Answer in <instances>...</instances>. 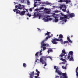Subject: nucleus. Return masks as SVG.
I'll return each mask as SVG.
<instances>
[{"instance_id": "10", "label": "nucleus", "mask_w": 78, "mask_h": 78, "mask_svg": "<svg viewBox=\"0 0 78 78\" xmlns=\"http://www.w3.org/2000/svg\"><path fill=\"white\" fill-rule=\"evenodd\" d=\"M26 11H22L20 12V16H23L25 15V13Z\"/></svg>"}, {"instance_id": "25", "label": "nucleus", "mask_w": 78, "mask_h": 78, "mask_svg": "<svg viewBox=\"0 0 78 78\" xmlns=\"http://www.w3.org/2000/svg\"><path fill=\"white\" fill-rule=\"evenodd\" d=\"M68 41H65L63 43V42L62 43V44H67L68 43Z\"/></svg>"}, {"instance_id": "11", "label": "nucleus", "mask_w": 78, "mask_h": 78, "mask_svg": "<svg viewBox=\"0 0 78 78\" xmlns=\"http://www.w3.org/2000/svg\"><path fill=\"white\" fill-rule=\"evenodd\" d=\"M50 52H53V50H52V49H51V48H49L48 49V51H47L48 53V54H49V53H50Z\"/></svg>"}, {"instance_id": "3", "label": "nucleus", "mask_w": 78, "mask_h": 78, "mask_svg": "<svg viewBox=\"0 0 78 78\" xmlns=\"http://www.w3.org/2000/svg\"><path fill=\"white\" fill-rule=\"evenodd\" d=\"M71 1L70 0H60L58 1V2L61 3V2H65L66 4H68L69 3H70Z\"/></svg>"}, {"instance_id": "29", "label": "nucleus", "mask_w": 78, "mask_h": 78, "mask_svg": "<svg viewBox=\"0 0 78 78\" xmlns=\"http://www.w3.org/2000/svg\"><path fill=\"white\" fill-rule=\"evenodd\" d=\"M45 5H51V3H49L48 2H46L45 3Z\"/></svg>"}, {"instance_id": "6", "label": "nucleus", "mask_w": 78, "mask_h": 78, "mask_svg": "<svg viewBox=\"0 0 78 78\" xmlns=\"http://www.w3.org/2000/svg\"><path fill=\"white\" fill-rule=\"evenodd\" d=\"M19 5H16L15 6V8L16 9H22V8H21V6H22V5H21V4H19Z\"/></svg>"}, {"instance_id": "47", "label": "nucleus", "mask_w": 78, "mask_h": 78, "mask_svg": "<svg viewBox=\"0 0 78 78\" xmlns=\"http://www.w3.org/2000/svg\"><path fill=\"white\" fill-rule=\"evenodd\" d=\"M48 38H49L48 37H47L46 38V40L48 39Z\"/></svg>"}, {"instance_id": "59", "label": "nucleus", "mask_w": 78, "mask_h": 78, "mask_svg": "<svg viewBox=\"0 0 78 78\" xmlns=\"http://www.w3.org/2000/svg\"><path fill=\"white\" fill-rule=\"evenodd\" d=\"M39 3H40V4H41V2H39Z\"/></svg>"}, {"instance_id": "63", "label": "nucleus", "mask_w": 78, "mask_h": 78, "mask_svg": "<svg viewBox=\"0 0 78 78\" xmlns=\"http://www.w3.org/2000/svg\"><path fill=\"white\" fill-rule=\"evenodd\" d=\"M57 36H58V35H57Z\"/></svg>"}, {"instance_id": "15", "label": "nucleus", "mask_w": 78, "mask_h": 78, "mask_svg": "<svg viewBox=\"0 0 78 78\" xmlns=\"http://www.w3.org/2000/svg\"><path fill=\"white\" fill-rule=\"evenodd\" d=\"M37 13L35 12L34 14V17H33V19H34V17H37Z\"/></svg>"}, {"instance_id": "24", "label": "nucleus", "mask_w": 78, "mask_h": 78, "mask_svg": "<svg viewBox=\"0 0 78 78\" xmlns=\"http://www.w3.org/2000/svg\"><path fill=\"white\" fill-rule=\"evenodd\" d=\"M72 56H73L72 55H71V57L69 59V60L70 61H73V58Z\"/></svg>"}, {"instance_id": "14", "label": "nucleus", "mask_w": 78, "mask_h": 78, "mask_svg": "<svg viewBox=\"0 0 78 78\" xmlns=\"http://www.w3.org/2000/svg\"><path fill=\"white\" fill-rule=\"evenodd\" d=\"M62 38H63V35L61 34H60L58 37L59 39H62Z\"/></svg>"}, {"instance_id": "46", "label": "nucleus", "mask_w": 78, "mask_h": 78, "mask_svg": "<svg viewBox=\"0 0 78 78\" xmlns=\"http://www.w3.org/2000/svg\"><path fill=\"white\" fill-rule=\"evenodd\" d=\"M34 7H36V5L35 4H34Z\"/></svg>"}, {"instance_id": "36", "label": "nucleus", "mask_w": 78, "mask_h": 78, "mask_svg": "<svg viewBox=\"0 0 78 78\" xmlns=\"http://www.w3.org/2000/svg\"><path fill=\"white\" fill-rule=\"evenodd\" d=\"M45 40H43L42 42L41 43V44H44V42H45Z\"/></svg>"}, {"instance_id": "20", "label": "nucleus", "mask_w": 78, "mask_h": 78, "mask_svg": "<svg viewBox=\"0 0 78 78\" xmlns=\"http://www.w3.org/2000/svg\"><path fill=\"white\" fill-rule=\"evenodd\" d=\"M78 66L77 67L76 69V73H76V76H77V78H78Z\"/></svg>"}, {"instance_id": "64", "label": "nucleus", "mask_w": 78, "mask_h": 78, "mask_svg": "<svg viewBox=\"0 0 78 78\" xmlns=\"http://www.w3.org/2000/svg\"><path fill=\"white\" fill-rule=\"evenodd\" d=\"M37 61H36V62H37Z\"/></svg>"}, {"instance_id": "17", "label": "nucleus", "mask_w": 78, "mask_h": 78, "mask_svg": "<svg viewBox=\"0 0 78 78\" xmlns=\"http://www.w3.org/2000/svg\"><path fill=\"white\" fill-rule=\"evenodd\" d=\"M41 48H42L43 47H45V46H47V44H46L43 43V44H41Z\"/></svg>"}, {"instance_id": "42", "label": "nucleus", "mask_w": 78, "mask_h": 78, "mask_svg": "<svg viewBox=\"0 0 78 78\" xmlns=\"http://www.w3.org/2000/svg\"><path fill=\"white\" fill-rule=\"evenodd\" d=\"M32 8H31L30 9H29V11H30L31 12V11H32Z\"/></svg>"}, {"instance_id": "51", "label": "nucleus", "mask_w": 78, "mask_h": 78, "mask_svg": "<svg viewBox=\"0 0 78 78\" xmlns=\"http://www.w3.org/2000/svg\"><path fill=\"white\" fill-rule=\"evenodd\" d=\"M44 10H45V11H47V8H44Z\"/></svg>"}, {"instance_id": "30", "label": "nucleus", "mask_w": 78, "mask_h": 78, "mask_svg": "<svg viewBox=\"0 0 78 78\" xmlns=\"http://www.w3.org/2000/svg\"><path fill=\"white\" fill-rule=\"evenodd\" d=\"M27 4L28 5H30V1H29V0H27Z\"/></svg>"}, {"instance_id": "18", "label": "nucleus", "mask_w": 78, "mask_h": 78, "mask_svg": "<svg viewBox=\"0 0 78 78\" xmlns=\"http://www.w3.org/2000/svg\"><path fill=\"white\" fill-rule=\"evenodd\" d=\"M44 9V8L43 7H41L39 9H36L37 11H39V10H41V9Z\"/></svg>"}, {"instance_id": "37", "label": "nucleus", "mask_w": 78, "mask_h": 78, "mask_svg": "<svg viewBox=\"0 0 78 78\" xmlns=\"http://www.w3.org/2000/svg\"><path fill=\"white\" fill-rule=\"evenodd\" d=\"M63 6L64 8H65V9H66V5H62V7H63Z\"/></svg>"}, {"instance_id": "4", "label": "nucleus", "mask_w": 78, "mask_h": 78, "mask_svg": "<svg viewBox=\"0 0 78 78\" xmlns=\"http://www.w3.org/2000/svg\"><path fill=\"white\" fill-rule=\"evenodd\" d=\"M62 53H61L60 55H59L60 57H62V58L63 57V56H65V54H66V50H65L64 49L62 50Z\"/></svg>"}, {"instance_id": "9", "label": "nucleus", "mask_w": 78, "mask_h": 78, "mask_svg": "<svg viewBox=\"0 0 78 78\" xmlns=\"http://www.w3.org/2000/svg\"><path fill=\"white\" fill-rule=\"evenodd\" d=\"M65 19L64 17H60V20H62L63 22H67V20Z\"/></svg>"}, {"instance_id": "5", "label": "nucleus", "mask_w": 78, "mask_h": 78, "mask_svg": "<svg viewBox=\"0 0 78 78\" xmlns=\"http://www.w3.org/2000/svg\"><path fill=\"white\" fill-rule=\"evenodd\" d=\"M50 17V16H47V19H45V18H44L43 20H45V22H48L49 20H53V18H50L48 19L47 18V17Z\"/></svg>"}, {"instance_id": "43", "label": "nucleus", "mask_w": 78, "mask_h": 78, "mask_svg": "<svg viewBox=\"0 0 78 78\" xmlns=\"http://www.w3.org/2000/svg\"><path fill=\"white\" fill-rule=\"evenodd\" d=\"M24 6H23V5H22V6L21 5V7L20 8H22H22H24Z\"/></svg>"}, {"instance_id": "2", "label": "nucleus", "mask_w": 78, "mask_h": 78, "mask_svg": "<svg viewBox=\"0 0 78 78\" xmlns=\"http://www.w3.org/2000/svg\"><path fill=\"white\" fill-rule=\"evenodd\" d=\"M56 41H60L61 44H62V43L63 42V40L62 39H59L57 38H54V39H52L51 41V42L53 44L56 45V44H58V42Z\"/></svg>"}, {"instance_id": "45", "label": "nucleus", "mask_w": 78, "mask_h": 78, "mask_svg": "<svg viewBox=\"0 0 78 78\" xmlns=\"http://www.w3.org/2000/svg\"><path fill=\"white\" fill-rule=\"evenodd\" d=\"M45 63H46V62H42V64H45Z\"/></svg>"}, {"instance_id": "7", "label": "nucleus", "mask_w": 78, "mask_h": 78, "mask_svg": "<svg viewBox=\"0 0 78 78\" xmlns=\"http://www.w3.org/2000/svg\"><path fill=\"white\" fill-rule=\"evenodd\" d=\"M13 11L14 12H16V14H20V11L18 10L17 9H13Z\"/></svg>"}, {"instance_id": "22", "label": "nucleus", "mask_w": 78, "mask_h": 78, "mask_svg": "<svg viewBox=\"0 0 78 78\" xmlns=\"http://www.w3.org/2000/svg\"><path fill=\"white\" fill-rule=\"evenodd\" d=\"M57 17V18H55V19L54 20L55 22H58V18H59V17Z\"/></svg>"}, {"instance_id": "28", "label": "nucleus", "mask_w": 78, "mask_h": 78, "mask_svg": "<svg viewBox=\"0 0 78 78\" xmlns=\"http://www.w3.org/2000/svg\"><path fill=\"white\" fill-rule=\"evenodd\" d=\"M27 16H28L29 17H31V14H29V13H28L27 14H26Z\"/></svg>"}, {"instance_id": "16", "label": "nucleus", "mask_w": 78, "mask_h": 78, "mask_svg": "<svg viewBox=\"0 0 78 78\" xmlns=\"http://www.w3.org/2000/svg\"><path fill=\"white\" fill-rule=\"evenodd\" d=\"M67 39L69 42L72 43V41L71 40H70V37H69V36H68L67 37Z\"/></svg>"}, {"instance_id": "35", "label": "nucleus", "mask_w": 78, "mask_h": 78, "mask_svg": "<svg viewBox=\"0 0 78 78\" xmlns=\"http://www.w3.org/2000/svg\"><path fill=\"white\" fill-rule=\"evenodd\" d=\"M26 66L27 65H26V64H25V63H23V67H26Z\"/></svg>"}, {"instance_id": "44", "label": "nucleus", "mask_w": 78, "mask_h": 78, "mask_svg": "<svg viewBox=\"0 0 78 78\" xmlns=\"http://www.w3.org/2000/svg\"><path fill=\"white\" fill-rule=\"evenodd\" d=\"M48 58H50L51 59H52V57H51L48 56Z\"/></svg>"}, {"instance_id": "19", "label": "nucleus", "mask_w": 78, "mask_h": 78, "mask_svg": "<svg viewBox=\"0 0 78 78\" xmlns=\"http://www.w3.org/2000/svg\"><path fill=\"white\" fill-rule=\"evenodd\" d=\"M63 16H64V18L65 19V20H66V21H67V19H68V16L66 15H64Z\"/></svg>"}, {"instance_id": "8", "label": "nucleus", "mask_w": 78, "mask_h": 78, "mask_svg": "<svg viewBox=\"0 0 78 78\" xmlns=\"http://www.w3.org/2000/svg\"><path fill=\"white\" fill-rule=\"evenodd\" d=\"M68 16L70 17V18H72V17H75V14L73 13H69V14Z\"/></svg>"}, {"instance_id": "12", "label": "nucleus", "mask_w": 78, "mask_h": 78, "mask_svg": "<svg viewBox=\"0 0 78 78\" xmlns=\"http://www.w3.org/2000/svg\"><path fill=\"white\" fill-rule=\"evenodd\" d=\"M37 17H39V19H41V17H42V15L41 13L38 12L37 14Z\"/></svg>"}, {"instance_id": "27", "label": "nucleus", "mask_w": 78, "mask_h": 78, "mask_svg": "<svg viewBox=\"0 0 78 78\" xmlns=\"http://www.w3.org/2000/svg\"><path fill=\"white\" fill-rule=\"evenodd\" d=\"M39 53V52H38L36 53L35 54V56L37 57H37H39V56L38 55V54Z\"/></svg>"}, {"instance_id": "32", "label": "nucleus", "mask_w": 78, "mask_h": 78, "mask_svg": "<svg viewBox=\"0 0 78 78\" xmlns=\"http://www.w3.org/2000/svg\"><path fill=\"white\" fill-rule=\"evenodd\" d=\"M40 61L41 62H43V59H42V58H41L40 59Z\"/></svg>"}, {"instance_id": "23", "label": "nucleus", "mask_w": 78, "mask_h": 78, "mask_svg": "<svg viewBox=\"0 0 78 78\" xmlns=\"http://www.w3.org/2000/svg\"><path fill=\"white\" fill-rule=\"evenodd\" d=\"M50 32H49L47 31V33L45 34V36H48L50 34Z\"/></svg>"}, {"instance_id": "48", "label": "nucleus", "mask_w": 78, "mask_h": 78, "mask_svg": "<svg viewBox=\"0 0 78 78\" xmlns=\"http://www.w3.org/2000/svg\"><path fill=\"white\" fill-rule=\"evenodd\" d=\"M42 55V53H40V55L41 56V55Z\"/></svg>"}, {"instance_id": "34", "label": "nucleus", "mask_w": 78, "mask_h": 78, "mask_svg": "<svg viewBox=\"0 0 78 78\" xmlns=\"http://www.w3.org/2000/svg\"><path fill=\"white\" fill-rule=\"evenodd\" d=\"M62 11H63V12H66V9H62Z\"/></svg>"}, {"instance_id": "40", "label": "nucleus", "mask_w": 78, "mask_h": 78, "mask_svg": "<svg viewBox=\"0 0 78 78\" xmlns=\"http://www.w3.org/2000/svg\"><path fill=\"white\" fill-rule=\"evenodd\" d=\"M59 12L58 10H56L55 11V13H58Z\"/></svg>"}, {"instance_id": "55", "label": "nucleus", "mask_w": 78, "mask_h": 78, "mask_svg": "<svg viewBox=\"0 0 78 78\" xmlns=\"http://www.w3.org/2000/svg\"><path fill=\"white\" fill-rule=\"evenodd\" d=\"M57 77H59V76H56V77H56V78H57Z\"/></svg>"}, {"instance_id": "38", "label": "nucleus", "mask_w": 78, "mask_h": 78, "mask_svg": "<svg viewBox=\"0 0 78 78\" xmlns=\"http://www.w3.org/2000/svg\"><path fill=\"white\" fill-rule=\"evenodd\" d=\"M53 36V34H51V36H49L48 37H49V38H50V37H52V36Z\"/></svg>"}, {"instance_id": "53", "label": "nucleus", "mask_w": 78, "mask_h": 78, "mask_svg": "<svg viewBox=\"0 0 78 78\" xmlns=\"http://www.w3.org/2000/svg\"><path fill=\"white\" fill-rule=\"evenodd\" d=\"M26 11H27V12H28V9H25Z\"/></svg>"}, {"instance_id": "49", "label": "nucleus", "mask_w": 78, "mask_h": 78, "mask_svg": "<svg viewBox=\"0 0 78 78\" xmlns=\"http://www.w3.org/2000/svg\"><path fill=\"white\" fill-rule=\"evenodd\" d=\"M69 10H68V11L67 12V14H68V13H69Z\"/></svg>"}, {"instance_id": "13", "label": "nucleus", "mask_w": 78, "mask_h": 78, "mask_svg": "<svg viewBox=\"0 0 78 78\" xmlns=\"http://www.w3.org/2000/svg\"><path fill=\"white\" fill-rule=\"evenodd\" d=\"M52 17H54L55 19H56V18H57V17H58V16H57V15H56V14L55 13H53V14L52 15Z\"/></svg>"}, {"instance_id": "54", "label": "nucleus", "mask_w": 78, "mask_h": 78, "mask_svg": "<svg viewBox=\"0 0 78 78\" xmlns=\"http://www.w3.org/2000/svg\"><path fill=\"white\" fill-rule=\"evenodd\" d=\"M36 3H37V2H35L34 4H36Z\"/></svg>"}, {"instance_id": "33", "label": "nucleus", "mask_w": 78, "mask_h": 78, "mask_svg": "<svg viewBox=\"0 0 78 78\" xmlns=\"http://www.w3.org/2000/svg\"><path fill=\"white\" fill-rule=\"evenodd\" d=\"M42 48H43V50H46V49L47 48V47H43Z\"/></svg>"}, {"instance_id": "21", "label": "nucleus", "mask_w": 78, "mask_h": 78, "mask_svg": "<svg viewBox=\"0 0 78 78\" xmlns=\"http://www.w3.org/2000/svg\"><path fill=\"white\" fill-rule=\"evenodd\" d=\"M73 52H72V51H70L68 55H71V56H73Z\"/></svg>"}, {"instance_id": "26", "label": "nucleus", "mask_w": 78, "mask_h": 78, "mask_svg": "<svg viewBox=\"0 0 78 78\" xmlns=\"http://www.w3.org/2000/svg\"><path fill=\"white\" fill-rule=\"evenodd\" d=\"M46 14H50V12L49 10L45 11Z\"/></svg>"}, {"instance_id": "39", "label": "nucleus", "mask_w": 78, "mask_h": 78, "mask_svg": "<svg viewBox=\"0 0 78 78\" xmlns=\"http://www.w3.org/2000/svg\"><path fill=\"white\" fill-rule=\"evenodd\" d=\"M62 68H63V69H67V67L66 66L64 67V66H62Z\"/></svg>"}, {"instance_id": "56", "label": "nucleus", "mask_w": 78, "mask_h": 78, "mask_svg": "<svg viewBox=\"0 0 78 78\" xmlns=\"http://www.w3.org/2000/svg\"><path fill=\"white\" fill-rule=\"evenodd\" d=\"M61 15H62V16H64V15L63 14H62V13Z\"/></svg>"}, {"instance_id": "60", "label": "nucleus", "mask_w": 78, "mask_h": 78, "mask_svg": "<svg viewBox=\"0 0 78 78\" xmlns=\"http://www.w3.org/2000/svg\"><path fill=\"white\" fill-rule=\"evenodd\" d=\"M27 20H28V19H29V18H27Z\"/></svg>"}, {"instance_id": "57", "label": "nucleus", "mask_w": 78, "mask_h": 78, "mask_svg": "<svg viewBox=\"0 0 78 78\" xmlns=\"http://www.w3.org/2000/svg\"><path fill=\"white\" fill-rule=\"evenodd\" d=\"M60 9H62V7H60Z\"/></svg>"}, {"instance_id": "31", "label": "nucleus", "mask_w": 78, "mask_h": 78, "mask_svg": "<svg viewBox=\"0 0 78 78\" xmlns=\"http://www.w3.org/2000/svg\"><path fill=\"white\" fill-rule=\"evenodd\" d=\"M60 60H61V61H65V59L62 58H60Z\"/></svg>"}, {"instance_id": "1", "label": "nucleus", "mask_w": 78, "mask_h": 78, "mask_svg": "<svg viewBox=\"0 0 78 78\" xmlns=\"http://www.w3.org/2000/svg\"><path fill=\"white\" fill-rule=\"evenodd\" d=\"M54 69H56L55 72H57L58 74L60 75H62V76H63V77L61 76L60 78H68L67 77V74L65 73H62L61 72H60V71L59 70V68H58V67H56V66H55Z\"/></svg>"}, {"instance_id": "61", "label": "nucleus", "mask_w": 78, "mask_h": 78, "mask_svg": "<svg viewBox=\"0 0 78 78\" xmlns=\"http://www.w3.org/2000/svg\"><path fill=\"white\" fill-rule=\"evenodd\" d=\"M38 1H39H39H41V0H38Z\"/></svg>"}, {"instance_id": "58", "label": "nucleus", "mask_w": 78, "mask_h": 78, "mask_svg": "<svg viewBox=\"0 0 78 78\" xmlns=\"http://www.w3.org/2000/svg\"><path fill=\"white\" fill-rule=\"evenodd\" d=\"M67 64H66V66H65V67H67Z\"/></svg>"}, {"instance_id": "62", "label": "nucleus", "mask_w": 78, "mask_h": 78, "mask_svg": "<svg viewBox=\"0 0 78 78\" xmlns=\"http://www.w3.org/2000/svg\"><path fill=\"white\" fill-rule=\"evenodd\" d=\"M37 1H38V0H36L37 2Z\"/></svg>"}, {"instance_id": "52", "label": "nucleus", "mask_w": 78, "mask_h": 78, "mask_svg": "<svg viewBox=\"0 0 78 78\" xmlns=\"http://www.w3.org/2000/svg\"><path fill=\"white\" fill-rule=\"evenodd\" d=\"M47 66V63H46L44 65V66Z\"/></svg>"}, {"instance_id": "50", "label": "nucleus", "mask_w": 78, "mask_h": 78, "mask_svg": "<svg viewBox=\"0 0 78 78\" xmlns=\"http://www.w3.org/2000/svg\"><path fill=\"white\" fill-rule=\"evenodd\" d=\"M39 53H42V49H41Z\"/></svg>"}, {"instance_id": "41", "label": "nucleus", "mask_w": 78, "mask_h": 78, "mask_svg": "<svg viewBox=\"0 0 78 78\" xmlns=\"http://www.w3.org/2000/svg\"><path fill=\"white\" fill-rule=\"evenodd\" d=\"M70 57V55H69L68 56L67 58L68 59H69Z\"/></svg>"}]
</instances>
